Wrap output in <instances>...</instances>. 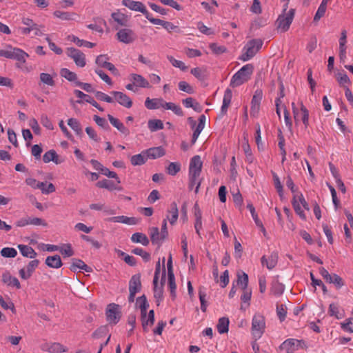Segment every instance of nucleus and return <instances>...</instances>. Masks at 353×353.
<instances>
[{
    "instance_id": "obj_22",
    "label": "nucleus",
    "mask_w": 353,
    "mask_h": 353,
    "mask_svg": "<svg viewBox=\"0 0 353 353\" xmlns=\"http://www.w3.org/2000/svg\"><path fill=\"white\" fill-rule=\"evenodd\" d=\"M261 261L263 265H265L268 269H273L278 261V254L276 252H272L268 258L265 256H263L261 259Z\"/></svg>"
},
{
    "instance_id": "obj_13",
    "label": "nucleus",
    "mask_w": 353,
    "mask_h": 353,
    "mask_svg": "<svg viewBox=\"0 0 353 353\" xmlns=\"http://www.w3.org/2000/svg\"><path fill=\"white\" fill-rule=\"evenodd\" d=\"M141 320L144 332H147L149 330V327H151L154 322V312L153 310L149 311V312L141 313Z\"/></svg>"
},
{
    "instance_id": "obj_36",
    "label": "nucleus",
    "mask_w": 353,
    "mask_h": 353,
    "mask_svg": "<svg viewBox=\"0 0 353 353\" xmlns=\"http://www.w3.org/2000/svg\"><path fill=\"white\" fill-rule=\"evenodd\" d=\"M131 241L133 243H141L145 246L149 244L148 238L145 234L141 232L134 233L131 236Z\"/></svg>"
},
{
    "instance_id": "obj_37",
    "label": "nucleus",
    "mask_w": 353,
    "mask_h": 353,
    "mask_svg": "<svg viewBox=\"0 0 353 353\" xmlns=\"http://www.w3.org/2000/svg\"><path fill=\"white\" fill-rule=\"evenodd\" d=\"M56 76L57 74L55 73L50 74L46 72H41L39 75V79L42 83L52 87L55 85L54 78Z\"/></svg>"
},
{
    "instance_id": "obj_34",
    "label": "nucleus",
    "mask_w": 353,
    "mask_h": 353,
    "mask_svg": "<svg viewBox=\"0 0 353 353\" xmlns=\"http://www.w3.org/2000/svg\"><path fill=\"white\" fill-rule=\"evenodd\" d=\"M46 264L52 268H59L62 265V262L59 255H54L48 256L46 259Z\"/></svg>"
},
{
    "instance_id": "obj_27",
    "label": "nucleus",
    "mask_w": 353,
    "mask_h": 353,
    "mask_svg": "<svg viewBox=\"0 0 353 353\" xmlns=\"http://www.w3.org/2000/svg\"><path fill=\"white\" fill-rule=\"evenodd\" d=\"M164 100L161 98L150 99L148 97L145 101V107L149 110H155L163 108Z\"/></svg>"
},
{
    "instance_id": "obj_39",
    "label": "nucleus",
    "mask_w": 353,
    "mask_h": 353,
    "mask_svg": "<svg viewBox=\"0 0 353 353\" xmlns=\"http://www.w3.org/2000/svg\"><path fill=\"white\" fill-rule=\"evenodd\" d=\"M182 103L183 105L187 108H191L198 112H200L202 110V108L200 104L192 97H188L183 99Z\"/></svg>"
},
{
    "instance_id": "obj_56",
    "label": "nucleus",
    "mask_w": 353,
    "mask_h": 353,
    "mask_svg": "<svg viewBox=\"0 0 353 353\" xmlns=\"http://www.w3.org/2000/svg\"><path fill=\"white\" fill-rule=\"evenodd\" d=\"M179 89L181 91L185 92L188 94H193L194 90L188 83L184 81H179L178 83Z\"/></svg>"
},
{
    "instance_id": "obj_8",
    "label": "nucleus",
    "mask_w": 353,
    "mask_h": 353,
    "mask_svg": "<svg viewBox=\"0 0 353 353\" xmlns=\"http://www.w3.org/2000/svg\"><path fill=\"white\" fill-rule=\"evenodd\" d=\"M294 17V9H290L285 12L283 10V13L279 15L276 21L277 28L281 32H286L292 22Z\"/></svg>"
},
{
    "instance_id": "obj_51",
    "label": "nucleus",
    "mask_w": 353,
    "mask_h": 353,
    "mask_svg": "<svg viewBox=\"0 0 353 353\" xmlns=\"http://www.w3.org/2000/svg\"><path fill=\"white\" fill-rule=\"evenodd\" d=\"M39 183L42 185L41 187H38L37 189L41 190L43 194H48L56 190L54 185L52 183H47L46 182H39Z\"/></svg>"
},
{
    "instance_id": "obj_32",
    "label": "nucleus",
    "mask_w": 353,
    "mask_h": 353,
    "mask_svg": "<svg viewBox=\"0 0 353 353\" xmlns=\"http://www.w3.org/2000/svg\"><path fill=\"white\" fill-rule=\"evenodd\" d=\"M141 287V279L139 275H134L131 278L129 283V291L137 293L140 291Z\"/></svg>"
},
{
    "instance_id": "obj_40",
    "label": "nucleus",
    "mask_w": 353,
    "mask_h": 353,
    "mask_svg": "<svg viewBox=\"0 0 353 353\" xmlns=\"http://www.w3.org/2000/svg\"><path fill=\"white\" fill-rule=\"evenodd\" d=\"M60 75L66 79L68 81L74 82V84L76 85V82L79 81L77 75L74 72L70 71L68 68H62L60 70Z\"/></svg>"
},
{
    "instance_id": "obj_23",
    "label": "nucleus",
    "mask_w": 353,
    "mask_h": 353,
    "mask_svg": "<svg viewBox=\"0 0 353 353\" xmlns=\"http://www.w3.org/2000/svg\"><path fill=\"white\" fill-rule=\"evenodd\" d=\"M147 157V159H155L163 157L165 154V150L161 147H154L144 150Z\"/></svg>"
},
{
    "instance_id": "obj_7",
    "label": "nucleus",
    "mask_w": 353,
    "mask_h": 353,
    "mask_svg": "<svg viewBox=\"0 0 353 353\" xmlns=\"http://www.w3.org/2000/svg\"><path fill=\"white\" fill-rule=\"evenodd\" d=\"M292 206L295 212L303 220L306 219L303 209L309 210V205L301 193L294 194L292 199Z\"/></svg>"
},
{
    "instance_id": "obj_28",
    "label": "nucleus",
    "mask_w": 353,
    "mask_h": 353,
    "mask_svg": "<svg viewBox=\"0 0 353 353\" xmlns=\"http://www.w3.org/2000/svg\"><path fill=\"white\" fill-rule=\"evenodd\" d=\"M168 214L167 215V219H168L171 225H174L176 222L179 216V210L177 205L175 202L171 203L170 210H168Z\"/></svg>"
},
{
    "instance_id": "obj_19",
    "label": "nucleus",
    "mask_w": 353,
    "mask_h": 353,
    "mask_svg": "<svg viewBox=\"0 0 353 353\" xmlns=\"http://www.w3.org/2000/svg\"><path fill=\"white\" fill-rule=\"evenodd\" d=\"M2 281L8 286L15 288L17 289L21 288V284L18 279L12 276L9 272L3 273Z\"/></svg>"
},
{
    "instance_id": "obj_10",
    "label": "nucleus",
    "mask_w": 353,
    "mask_h": 353,
    "mask_svg": "<svg viewBox=\"0 0 353 353\" xmlns=\"http://www.w3.org/2000/svg\"><path fill=\"white\" fill-rule=\"evenodd\" d=\"M66 54L78 67L83 68L85 65V56L79 50L74 48H68L66 50Z\"/></svg>"
},
{
    "instance_id": "obj_9",
    "label": "nucleus",
    "mask_w": 353,
    "mask_h": 353,
    "mask_svg": "<svg viewBox=\"0 0 353 353\" xmlns=\"http://www.w3.org/2000/svg\"><path fill=\"white\" fill-rule=\"evenodd\" d=\"M292 107L295 122L298 123L301 121L305 127L307 128L309 125V112L306 107L303 103H301L300 108H298L294 102L292 103Z\"/></svg>"
},
{
    "instance_id": "obj_33",
    "label": "nucleus",
    "mask_w": 353,
    "mask_h": 353,
    "mask_svg": "<svg viewBox=\"0 0 353 353\" xmlns=\"http://www.w3.org/2000/svg\"><path fill=\"white\" fill-rule=\"evenodd\" d=\"M18 248L23 256L34 259L37 256V252L30 246L19 244Z\"/></svg>"
},
{
    "instance_id": "obj_50",
    "label": "nucleus",
    "mask_w": 353,
    "mask_h": 353,
    "mask_svg": "<svg viewBox=\"0 0 353 353\" xmlns=\"http://www.w3.org/2000/svg\"><path fill=\"white\" fill-rule=\"evenodd\" d=\"M136 304L137 307L140 309L141 313L148 312L149 304L147 301L146 297L144 295L137 299Z\"/></svg>"
},
{
    "instance_id": "obj_60",
    "label": "nucleus",
    "mask_w": 353,
    "mask_h": 353,
    "mask_svg": "<svg viewBox=\"0 0 353 353\" xmlns=\"http://www.w3.org/2000/svg\"><path fill=\"white\" fill-rule=\"evenodd\" d=\"M243 148L245 154L246 161L248 162L249 163H252L254 157L252 156L251 149L250 145L248 143V141L243 144Z\"/></svg>"
},
{
    "instance_id": "obj_14",
    "label": "nucleus",
    "mask_w": 353,
    "mask_h": 353,
    "mask_svg": "<svg viewBox=\"0 0 353 353\" xmlns=\"http://www.w3.org/2000/svg\"><path fill=\"white\" fill-rule=\"evenodd\" d=\"M122 4L131 10L143 13L145 16L148 12L144 4L141 1H136L133 0H123Z\"/></svg>"
},
{
    "instance_id": "obj_55",
    "label": "nucleus",
    "mask_w": 353,
    "mask_h": 353,
    "mask_svg": "<svg viewBox=\"0 0 353 353\" xmlns=\"http://www.w3.org/2000/svg\"><path fill=\"white\" fill-rule=\"evenodd\" d=\"M191 74L200 81L205 79V70L201 68H194L190 71Z\"/></svg>"
},
{
    "instance_id": "obj_45",
    "label": "nucleus",
    "mask_w": 353,
    "mask_h": 353,
    "mask_svg": "<svg viewBox=\"0 0 353 353\" xmlns=\"http://www.w3.org/2000/svg\"><path fill=\"white\" fill-rule=\"evenodd\" d=\"M111 17L115 22L122 26H125L128 21V17L120 12L112 13Z\"/></svg>"
},
{
    "instance_id": "obj_1",
    "label": "nucleus",
    "mask_w": 353,
    "mask_h": 353,
    "mask_svg": "<svg viewBox=\"0 0 353 353\" xmlns=\"http://www.w3.org/2000/svg\"><path fill=\"white\" fill-rule=\"evenodd\" d=\"M203 163L199 155L193 157L189 166V188L192 189L196 185L195 192L197 193L201 185L199 176L201 172Z\"/></svg>"
},
{
    "instance_id": "obj_59",
    "label": "nucleus",
    "mask_w": 353,
    "mask_h": 353,
    "mask_svg": "<svg viewBox=\"0 0 353 353\" xmlns=\"http://www.w3.org/2000/svg\"><path fill=\"white\" fill-rule=\"evenodd\" d=\"M181 170V165L178 163L172 162L167 168L168 173L172 176L176 175Z\"/></svg>"
},
{
    "instance_id": "obj_2",
    "label": "nucleus",
    "mask_w": 353,
    "mask_h": 353,
    "mask_svg": "<svg viewBox=\"0 0 353 353\" xmlns=\"http://www.w3.org/2000/svg\"><path fill=\"white\" fill-rule=\"evenodd\" d=\"M21 23L24 26L19 28V31L22 34L28 35L31 32H33L34 36L44 35V26L36 23L32 19L28 17H23Z\"/></svg>"
},
{
    "instance_id": "obj_57",
    "label": "nucleus",
    "mask_w": 353,
    "mask_h": 353,
    "mask_svg": "<svg viewBox=\"0 0 353 353\" xmlns=\"http://www.w3.org/2000/svg\"><path fill=\"white\" fill-rule=\"evenodd\" d=\"M68 125L77 134L81 132V128L79 122L74 118H70L68 120Z\"/></svg>"
},
{
    "instance_id": "obj_4",
    "label": "nucleus",
    "mask_w": 353,
    "mask_h": 353,
    "mask_svg": "<svg viewBox=\"0 0 353 353\" xmlns=\"http://www.w3.org/2000/svg\"><path fill=\"white\" fill-rule=\"evenodd\" d=\"M0 57L14 59L24 63L26 61V59L29 57V54L21 48L12 47L11 45H7L5 49L0 50Z\"/></svg>"
},
{
    "instance_id": "obj_15",
    "label": "nucleus",
    "mask_w": 353,
    "mask_h": 353,
    "mask_svg": "<svg viewBox=\"0 0 353 353\" xmlns=\"http://www.w3.org/2000/svg\"><path fill=\"white\" fill-rule=\"evenodd\" d=\"M282 345L285 347H287L288 350H290L291 351L307 348L306 344L303 341L295 339H288L285 340L282 343Z\"/></svg>"
},
{
    "instance_id": "obj_21",
    "label": "nucleus",
    "mask_w": 353,
    "mask_h": 353,
    "mask_svg": "<svg viewBox=\"0 0 353 353\" xmlns=\"http://www.w3.org/2000/svg\"><path fill=\"white\" fill-rule=\"evenodd\" d=\"M53 15L63 21H76L79 18V15L74 12H65L61 10H55Z\"/></svg>"
},
{
    "instance_id": "obj_35",
    "label": "nucleus",
    "mask_w": 353,
    "mask_h": 353,
    "mask_svg": "<svg viewBox=\"0 0 353 353\" xmlns=\"http://www.w3.org/2000/svg\"><path fill=\"white\" fill-rule=\"evenodd\" d=\"M150 239L154 244H161L165 238H162L161 233L159 232V228L154 227L150 229Z\"/></svg>"
},
{
    "instance_id": "obj_58",
    "label": "nucleus",
    "mask_w": 353,
    "mask_h": 353,
    "mask_svg": "<svg viewBox=\"0 0 353 353\" xmlns=\"http://www.w3.org/2000/svg\"><path fill=\"white\" fill-rule=\"evenodd\" d=\"M168 59L170 61V62L174 67L178 68L182 71H185L188 69V67L181 61L177 60L172 57H168Z\"/></svg>"
},
{
    "instance_id": "obj_46",
    "label": "nucleus",
    "mask_w": 353,
    "mask_h": 353,
    "mask_svg": "<svg viewBox=\"0 0 353 353\" xmlns=\"http://www.w3.org/2000/svg\"><path fill=\"white\" fill-rule=\"evenodd\" d=\"M46 350L52 353H61L68 350V348L59 343H53L48 345Z\"/></svg>"
},
{
    "instance_id": "obj_52",
    "label": "nucleus",
    "mask_w": 353,
    "mask_h": 353,
    "mask_svg": "<svg viewBox=\"0 0 353 353\" xmlns=\"http://www.w3.org/2000/svg\"><path fill=\"white\" fill-rule=\"evenodd\" d=\"M148 128L152 132H155L163 128V123L159 119H151L148 121Z\"/></svg>"
},
{
    "instance_id": "obj_38",
    "label": "nucleus",
    "mask_w": 353,
    "mask_h": 353,
    "mask_svg": "<svg viewBox=\"0 0 353 353\" xmlns=\"http://www.w3.org/2000/svg\"><path fill=\"white\" fill-rule=\"evenodd\" d=\"M68 39L72 42H74L77 46L81 47L85 46L88 48H92L95 46V43L83 40L80 39L74 35H70L68 36Z\"/></svg>"
},
{
    "instance_id": "obj_3",
    "label": "nucleus",
    "mask_w": 353,
    "mask_h": 353,
    "mask_svg": "<svg viewBox=\"0 0 353 353\" xmlns=\"http://www.w3.org/2000/svg\"><path fill=\"white\" fill-rule=\"evenodd\" d=\"M253 72V66L252 64L243 65L238 70L230 80V85L233 88L238 87L245 82L248 81Z\"/></svg>"
},
{
    "instance_id": "obj_31",
    "label": "nucleus",
    "mask_w": 353,
    "mask_h": 353,
    "mask_svg": "<svg viewBox=\"0 0 353 353\" xmlns=\"http://www.w3.org/2000/svg\"><path fill=\"white\" fill-rule=\"evenodd\" d=\"M70 270L73 272L83 270L86 272H90L91 271V268L88 266L80 259H73Z\"/></svg>"
},
{
    "instance_id": "obj_62",
    "label": "nucleus",
    "mask_w": 353,
    "mask_h": 353,
    "mask_svg": "<svg viewBox=\"0 0 353 353\" xmlns=\"http://www.w3.org/2000/svg\"><path fill=\"white\" fill-rule=\"evenodd\" d=\"M272 175H273L274 186H275L279 196H282L283 194V185H281L279 177L274 172H272Z\"/></svg>"
},
{
    "instance_id": "obj_63",
    "label": "nucleus",
    "mask_w": 353,
    "mask_h": 353,
    "mask_svg": "<svg viewBox=\"0 0 353 353\" xmlns=\"http://www.w3.org/2000/svg\"><path fill=\"white\" fill-rule=\"evenodd\" d=\"M341 327L344 331L353 333V319H346L345 321L341 323Z\"/></svg>"
},
{
    "instance_id": "obj_47",
    "label": "nucleus",
    "mask_w": 353,
    "mask_h": 353,
    "mask_svg": "<svg viewBox=\"0 0 353 353\" xmlns=\"http://www.w3.org/2000/svg\"><path fill=\"white\" fill-rule=\"evenodd\" d=\"M237 285L242 289L248 288V276L243 272H239L237 273Z\"/></svg>"
},
{
    "instance_id": "obj_11",
    "label": "nucleus",
    "mask_w": 353,
    "mask_h": 353,
    "mask_svg": "<svg viewBox=\"0 0 353 353\" xmlns=\"http://www.w3.org/2000/svg\"><path fill=\"white\" fill-rule=\"evenodd\" d=\"M116 37L120 42L130 44L136 40L137 35L132 29L123 28L117 32Z\"/></svg>"
},
{
    "instance_id": "obj_54",
    "label": "nucleus",
    "mask_w": 353,
    "mask_h": 353,
    "mask_svg": "<svg viewBox=\"0 0 353 353\" xmlns=\"http://www.w3.org/2000/svg\"><path fill=\"white\" fill-rule=\"evenodd\" d=\"M1 255L5 258H14L17 255V251L13 248H3L1 249Z\"/></svg>"
},
{
    "instance_id": "obj_53",
    "label": "nucleus",
    "mask_w": 353,
    "mask_h": 353,
    "mask_svg": "<svg viewBox=\"0 0 353 353\" xmlns=\"http://www.w3.org/2000/svg\"><path fill=\"white\" fill-rule=\"evenodd\" d=\"M328 313L331 316H334L337 319H340L343 317V314L340 313L339 306L335 303H331L330 305Z\"/></svg>"
},
{
    "instance_id": "obj_43",
    "label": "nucleus",
    "mask_w": 353,
    "mask_h": 353,
    "mask_svg": "<svg viewBox=\"0 0 353 353\" xmlns=\"http://www.w3.org/2000/svg\"><path fill=\"white\" fill-rule=\"evenodd\" d=\"M97 186L100 188H105L108 190H121V188L116 185L113 182L109 181L107 179L99 181L97 183Z\"/></svg>"
},
{
    "instance_id": "obj_44",
    "label": "nucleus",
    "mask_w": 353,
    "mask_h": 353,
    "mask_svg": "<svg viewBox=\"0 0 353 353\" xmlns=\"http://www.w3.org/2000/svg\"><path fill=\"white\" fill-rule=\"evenodd\" d=\"M270 290L274 295L279 296L283 293L285 290V286L281 283H279L277 280H275L272 283Z\"/></svg>"
},
{
    "instance_id": "obj_16",
    "label": "nucleus",
    "mask_w": 353,
    "mask_h": 353,
    "mask_svg": "<svg viewBox=\"0 0 353 353\" xmlns=\"http://www.w3.org/2000/svg\"><path fill=\"white\" fill-rule=\"evenodd\" d=\"M74 94L80 99V100H77V103H82V101L81 99H83L85 101L90 103L91 105H92L94 107L97 108L99 111H101L103 112V108H102L99 104L98 103L92 98L90 96L83 93V92H81V90H74Z\"/></svg>"
},
{
    "instance_id": "obj_64",
    "label": "nucleus",
    "mask_w": 353,
    "mask_h": 353,
    "mask_svg": "<svg viewBox=\"0 0 353 353\" xmlns=\"http://www.w3.org/2000/svg\"><path fill=\"white\" fill-rule=\"evenodd\" d=\"M337 81L342 86H345L346 84H349L350 83L349 77L345 72H339L337 74Z\"/></svg>"
},
{
    "instance_id": "obj_30",
    "label": "nucleus",
    "mask_w": 353,
    "mask_h": 353,
    "mask_svg": "<svg viewBox=\"0 0 353 353\" xmlns=\"http://www.w3.org/2000/svg\"><path fill=\"white\" fill-rule=\"evenodd\" d=\"M232 97V92L231 90L226 89L224 93L223 99V104L221 108V112L222 114H225L229 108Z\"/></svg>"
},
{
    "instance_id": "obj_6",
    "label": "nucleus",
    "mask_w": 353,
    "mask_h": 353,
    "mask_svg": "<svg viewBox=\"0 0 353 353\" xmlns=\"http://www.w3.org/2000/svg\"><path fill=\"white\" fill-rule=\"evenodd\" d=\"M265 328V320L263 315L256 313L252 320V333L256 339H259L263 335Z\"/></svg>"
},
{
    "instance_id": "obj_41",
    "label": "nucleus",
    "mask_w": 353,
    "mask_h": 353,
    "mask_svg": "<svg viewBox=\"0 0 353 353\" xmlns=\"http://www.w3.org/2000/svg\"><path fill=\"white\" fill-rule=\"evenodd\" d=\"M163 108L165 110H172L175 114L178 116H183V111L181 108L174 103L163 101Z\"/></svg>"
},
{
    "instance_id": "obj_17",
    "label": "nucleus",
    "mask_w": 353,
    "mask_h": 353,
    "mask_svg": "<svg viewBox=\"0 0 353 353\" xmlns=\"http://www.w3.org/2000/svg\"><path fill=\"white\" fill-rule=\"evenodd\" d=\"M114 95L117 101L121 105L130 108L132 105V101L130 98L125 93L117 91H112L111 92Z\"/></svg>"
},
{
    "instance_id": "obj_48",
    "label": "nucleus",
    "mask_w": 353,
    "mask_h": 353,
    "mask_svg": "<svg viewBox=\"0 0 353 353\" xmlns=\"http://www.w3.org/2000/svg\"><path fill=\"white\" fill-rule=\"evenodd\" d=\"M229 319L226 317L220 318L217 324V330L220 334L228 332Z\"/></svg>"
},
{
    "instance_id": "obj_24",
    "label": "nucleus",
    "mask_w": 353,
    "mask_h": 353,
    "mask_svg": "<svg viewBox=\"0 0 353 353\" xmlns=\"http://www.w3.org/2000/svg\"><path fill=\"white\" fill-rule=\"evenodd\" d=\"M108 118L110 123L114 128H116L121 133H122L126 136L129 135V134H130L129 130L118 119L114 118L111 114H108Z\"/></svg>"
},
{
    "instance_id": "obj_25",
    "label": "nucleus",
    "mask_w": 353,
    "mask_h": 353,
    "mask_svg": "<svg viewBox=\"0 0 353 353\" xmlns=\"http://www.w3.org/2000/svg\"><path fill=\"white\" fill-rule=\"evenodd\" d=\"M261 99L262 92L256 91L251 101V114H256L259 112Z\"/></svg>"
},
{
    "instance_id": "obj_12",
    "label": "nucleus",
    "mask_w": 353,
    "mask_h": 353,
    "mask_svg": "<svg viewBox=\"0 0 353 353\" xmlns=\"http://www.w3.org/2000/svg\"><path fill=\"white\" fill-rule=\"evenodd\" d=\"M107 321L110 323L117 324L121 319V311L119 305L112 303L106 310Z\"/></svg>"
},
{
    "instance_id": "obj_49",
    "label": "nucleus",
    "mask_w": 353,
    "mask_h": 353,
    "mask_svg": "<svg viewBox=\"0 0 353 353\" xmlns=\"http://www.w3.org/2000/svg\"><path fill=\"white\" fill-rule=\"evenodd\" d=\"M168 285L169 289L170 291V295L172 299H174L176 298V283H175V279L174 274H168Z\"/></svg>"
},
{
    "instance_id": "obj_26",
    "label": "nucleus",
    "mask_w": 353,
    "mask_h": 353,
    "mask_svg": "<svg viewBox=\"0 0 353 353\" xmlns=\"http://www.w3.org/2000/svg\"><path fill=\"white\" fill-rule=\"evenodd\" d=\"M43 161L46 163L53 161L56 164H60L63 162V159H60L54 150L46 152L43 156Z\"/></svg>"
},
{
    "instance_id": "obj_61",
    "label": "nucleus",
    "mask_w": 353,
    "mask_h": 353,
    "mask_svg": "<svg viewBox=\"0 0 353 353\" xmlns=\"http://www.w3.org/2000/svg\"><path fill=\"white\" fill-rule=\"evenodd\" d=\"M243 294L241 296V300L243 303L247 304V306L250 305V301L252 296V291L250 289H242Z\"/></svg>"
},
{
    "instance_id": "obj_29",
    "label": "nucleus",
    "mask_w": 353,
    "mask_h": 353,
    "mask_svg": "<svg viewBox=\"0 0 353 353\" xmlns=\"http://www.w3.org/2000/svg\"><path fill=\"white\" fill-rule=\"evenodd\" d=\"M153 285L154 297L155 299L157 305H159L163 297V285L162 283L159 284L158 281L155 282V281H153Z\"/></svg>"
},
{
    "instance_id": "obj_5",
    "label": "nucleus",
    "mask_w": 353,
    "mask_h": 353,
    "mask_svg": "<svg viewBox=\"0 0 353 353\" xmlns=\"http://www.w3.org/2000/svg\"><path fill=\"white\" fill-rule=\"evenodd\" d=\"M263 46V41L259 39L250 40L247 43L243 49V54L240 59L243 61H247L251 59L261 48Z\"/></svg>"
},
{
    "instance_id": "obj_18",
    "label": "nucleus",
    "mask_w": 353,
    "mask_h": 353,
    "mask_svg": "<svg viewBox=\"0 0 353 353\" xmlns=\"http://www.w3.org/2000/svg\"><path fill=\"white\" fill-rule=\"evenodd\" d=\"M107 221L113 223H121L129 225H137L139 223L138 219L135 217H128L123 215L110 217Z\"/></svg>"
},
{
    "instance_id": "obj_20",
    "label": "nucleus",
    "mask_w": 353,
    "mask_h": 353,
    "mask_svg": "<svg viewBox=\"0 0 353 353\" xmlns=\"http://www.w3.org/2000/svg\"><path fill=\"white\" fill-rule=\"evenodd\" d=\"M130 80L135 86L143 88H150L149 81L141 74L135 73L131 74Z\"/></svg>"
},
{
    "instance_id": "obj_42",
    "label": "nucleus",
    "mask_w": 353,
    "mask_h": 353,
    "mask_svg": "<svg viewBox=\"0 0 353 353\" xmlns=\"http://www.w3.org/2000/svg\"><path fill=\"white\" fill-rule=\"evenodd\" d=\"M148 160L145 151L139 154L133 155L130 159V162L133 165H141Z\"/></svg>"
}]
</instances>
